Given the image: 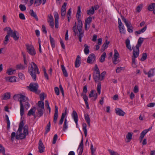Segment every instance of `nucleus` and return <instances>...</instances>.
Segmentation results:
<instances>
[{
    "mask_svg": "<svg viewBox=\"0 0 155 155\" xmlns=\"http://www.w3.org/2000/svg\"><path fill=\"white\" fill-rule=\"evenodd\" d=\"M94 8L93 6H92L91 8L87 11V13L89 15H91L94 14Z\"/></svg>",
    "mask_w": 155,
    "mask_h": 155,
    "instance_id": "nucleus-29",
    "label": "nucleus"
},
{
    "mask_svg": "<svg viewBox=\"0 0 155 155\" xmlns=\"http://www.w3.org/2000/svg\"><path fill=\"white\" fill-rule=\"evenodd\" d=\"M142 8V5H140L138 6L136 9V12H140Z\"/></svg>",
    "mask_w": 155,
    "mask_h": 155,
    "instance_id": "nucleus-53",
    "label": "nucleus"
},
{
    "mask_svg": "<svg viewBox=\"0 0 155 155\" xmlns=\"http://www.w3.org/2000/svg\"><path fill=\"white\" fill-rule=\"evenodd\" d=\"M45 105L47 108L49 110V113L50 114L51 111V109L49 106L48 102L47 100L45 101Z\"/></svg>",
    "mask_w": 155,
    "mask_h": 155,
    "instance_id": "nucleus-49",
    "label": "nucleus"
},
{
    "mask_svg": "<svg viewBox=\"0 0 155 155\" xmlns=\"http://www.w3.org/2000/svg\"><path fill=\"white\" fill-rule=\"evenodd\" d=\"M35 107H34L33 108H31L28 111V116H30L31 115H34V114L35 113V111H33V110L34 109H35Z\"/></svg>",
    "mask_w": 155,
    "mask_h": 155,
    "instance_id": "nucleus-48",
    "label": "nucleus"
},
{
    "mask_svg": "<svg viewBox=\"0 0 155 155\" xmlns=\"http://www.w3.org/2000/svg\"><path fill=\"white\" fill-rule=\"evenodd\" d=\"M38 148L40 153H42L44 152L45 147L41 139L39 140V142Z\"/></svg>",
    "mask_w": 155,
    "mask_h": 155,
    "instance_id": "nucleus-14",
    "label": "nucleus"
},
{
    "mask_svg": "<svg viewBox=\"0 0 155 155\" xmlns=\"http://www.w3.org/2000/svg\"><path fill=\"white\" fill-rule=\"evenodd\" d=\"M128 20H123L127 28L128 31L129 33H132L133 31L132 29L130 28L131 27H132L131 24L130 22H129L128 21Z\"/></svg>",
    "mask_w": 155,
    "mask_h": 155,
    "instance_id": "nucleus-12",
    "label": "nucleus"
},
{
    "mask_svg": "<svg viewBox=\"0 0 155 155\" xmlns=\"http://www.w3.org/2000/svg\"><path fill=\"white\" fill-rule=\"evenodd\" d=\"M31 66L28 68V71L34 81L36 80V73L39 74L40 72L37 65L34 62H31L30 64Z\"/></svg>",
    "mask_w": 155,
    "mask_h": 155,
    "instance_id": "nucleus-2",
    "label": "nucleus"
},
{
    "mask_svg": "<svg viewBox=\"0 0 155 155\" xmlns=\"http://www.w3.org/2000/svg\"><path fill=\"white\" fill-rule=\"evenodd\" d=\"M147 56V54L146 53H143L140 60L142 61H144L146 59Z\"/></svg>",
    "mask_w": 155,
    "mask_h": 155,
    "instance_id": "nucleus-52",
    "label": "nucleus"
},
{
    "mask_svg": "<svg viewBox=\"0 0 155 155\" xmlns=\"http://www.w3.org/2000/svg\"><path fill=\"white\" fill-rule=\"evenodd\" d=\"M81 96H83V98L85 103H88L87 102V101L88 100V97L85 94H84V93H82L81 94Z\"/></svg>",
    "mask_w": 155,
    "mask_h": 155,
    "instance_id": "nucleus-44",
    "label": "nucleus"
},
{
    "mask_svg": "<svg viewBox=\"0 0 155 155\" xmlns=\"http://www.w3.org/2000/svg\"><path fill=\"white\" fill-rule=\"evenodd\" d=\"M28 87L31 91L37 93L38 88V85L37 83H31Z\"/></svg>",
    "mask_w": 155,
    "mask_h": 155,
    "instance_id": "nucleus-7",
    "label": "nucleus"
},
{
    "mask_svg": "<svg viewBox=\"0 0 155 155\" xmlns=\"http://www.w3.org/2000/svg\"><path fill=\"white\" fill-rule=\"evenodd\" d=\"M17 69L24 70L26 68V65H24L21 64H20L16 65Z\"/></svg>",
    "mask_w": 155,
    "mask_h": 155,
    "instance_id": "nucleus-33",
    "label": "nucleus"
},
{
    "mask_svg": "<svg viewBox=\"0 0 155 155\" xmlns=\"http://www.w3.org/2000/svg\"><path fill=\"white\" fill-rule=\"evenodd\" d=\"M21 95V94H15L13 98L15 101H19Z\"/></svg>",
    "mask_w": 155,
    "mask_h": 155,
    "instance_id": "nucleus-40",
    "label": "nucleus"
},
{
    "mask_svg": "<svg viewBox=\"0 0 155 155\" xmlns=\"http://www.w3.org/2000/svg\"><path fill=\"white\" fill-rule=\"evenodd\" d=\"M48 22L49 23L50 26L51 27V28H53L54 25V20H51V21H48Z\"/></svg>",
    "mask_w": 155,
    "mask_h": 155,
    "instance_id": "nucleus-64",
    "label": "nucleus"
},
{
    "mask_svg": "<svg viewBox=\"0 0 155 155\" xmlns=\"http://www.w3.org/2000/svg\"><path fill=\"white\" fill-rule=\"evenodd\" d=\"M110 42L108 41L107 40L105 41V42L103 44L101 48V51L102 52L104 51L106 49L108 46Z\"/></svg>",
    "mask_w": 155,
    "mask_h": 155,
    "instance_id": "nucleus-20",
    "label": "nucleus"
},
{
    "mask_svg": "<svg viewBox=\"0 0 155 155\" xmlns=\"http://www.w3.org/2000/svg\"><path fill=\"white\" fill-rule=\"evenodd\" d=\"M126 47L129 49L131 51L132 49L131 48V47L130 45V41L129 39L127 38L126 40L125 41Z\"/></svg>",
    "mask_w": 155,
    "mask_h": 155,
    "instance_id": "nucleus-28",
    "label": "nucleus"
},
{
    "mask_svg": "<svg viewBox=\"0 0 155 155\" xmlns=\"http://www.w3.org/2000/svg\"><path fill=\"white\" fill-rule=\"evenodd\" d=\"M83 140L82 138L78 149V150H80L79 155H81L82 154L83 152Z\"/></svg>",
    "mask_w": 155,
    "mask_h": 155,
    "instance_id": "nucleus-17",
    "label": "nucleus"
},
{
    "mask_svg": "<svg viewBox=\"0 0 155 155\" xmlns=\"http://www.w3.org/2000/svg\"><path fill=\"white\" fill-rule=\"evenodd\" d=\"M118 28L120 32L123 34H125V30L124 28V25L122 23L121 20H118Z\"/></svg>",
    "mask_w": 155,
    "mask_h": 155,
    "instance_id": "nucleus-11",
    "label": "nucleus"
},
{
    "mask_svg": "<svg viewBox=\"0 0 155 155\" xmlns=\"http://www.w3.org/2000/svg\"><path fill=\"white\" fill-rule=\"evenodd\" d=\"M5 119L7 121V128L8 130H9L10 127V122L9 119L7 115H5Z\"/></svg>",
    "mask_w": 155,
    "mask_h": 155,
    "instance_id": "nucleus-41",
    "label": "nucleus"
},
{
    "mask_svg": "<svg viewBox=\"0 0 155 155\" xmlns=\"http://www.w3.org/2000/svg\"><path fill=\"white\" fill-rule=\"evenodd\" d=\"M19 8L21 11H24L26 10V8L24 5L21 4L19 5Z\"/></svg>",
    "mask_w": 155,
    "mask_h": 155,
    "instance_id": "nucleus-57",
    "label": "nucleus"
},
{
    "mask_svg": "<svg viewBox=\"0 0 155 155\" xmlns=\"http://www.w3.org/2000/svg\"><path fill=\"white\" fill-rule=\"evenodd\" d=\"M61 66L64 75L65 77H67L68 76V74L65 67L63 64L61 65Z\"/></svg>",
    "mask_w": 155,
    "mask_h": 155,
    "instance_id": "nucleus-27",
    "label": "nucleus"
},
{
    "mask_svg": "<svg viewBox=\"0 0 155 155\" xmlns=\"http://www.w3.org/2000/svg\"><path fill=\"white\" fill-rule=\"evenodd\" d=\"M155 7V3H153L150 4L148 7V9L150 11H152Z\"/></svg>",
    "mask_w": 155,
    "mask_h": 155,
    "instance_id": "nucleus-46",
    "label": "nucleus"
},
{
    "mask_svg": "<svg viewBox=\"0 0 155 155\" xmlns=\"http://www.w3.org/2000/svg\"><path fill=\"white\" fill-rule=\"evenodd\" d=\"M67 4L66 3L64 2L63 5L62 6L61 8V13L62 18H64L65 15L66 9V7L67 6Z\"/></svg>",
    "mask_w": 155,
    "mask_h": 155,
    "instance_id": "nucleus-9",
    "label": "nucleus"
},
{
    "mask_svg": "<svg viewBox=\"0 0 155 155\" xmlns=\"http://www.w3.org/2000/svg\"><path fill=\"white\" fill-rule=\"evenodd\" d=\"M71 8H70L68 11L67 14V17L68 18V19H69L70 18V16L71 15Z\"/></svg>",
    "mask_w": 155,
    "mask_h": 155,
    "instance_id": "nucleus-51",
    "label": "nucleus"
},
{
    "mask_svg": "<svg viewBox=\"0 0 155 155\" xmlns=\"http://www.w3.org/2000/svg\"><path fill=\"white\" fill-rule=\"evenodd\" d=\"M106 72L104 71L101 74L99 73H93V78L95 82H100V81H101L104 79L105 75Z\"/></svg>",
    "mask_w": 155,
    "mask_h": 155,
    "instance_id": "nucleus-3",
    "label": "nucleus"
},
{
    "mask_svg": "<svg viewBox=\"0 0 155 155\" xmlns=\"http://www.w3.org/2000/svg\"><path fill=\"white\" fill-rule=\"evenodd\" d=\"M50 40L51 42L52 47V48H54L55 47L54 40V39L51 37V35L49 36Z\"/></svg>",
    "mask_w": 155,
    "mask_h": 155,
    "instance_id": "nucleus-42",
    "label": "nucleus"
},
{
    "mask_svg": "<svg viewBox=\"0 0 155 155\" xmlns=\"http://www.w3.org/2000/svg\"><path fill=\"white\" fill-rule=\"evenodd\" d=\"M115 113L117 115L120 116H124L125 114V113L121 109L119 108H117L115 109Z\"/></svg>",
    "mask_w": 155,
    "mask_h": 155,
    "instance_id": "nucleus-16",
    "label": "nucleus"
},
{
    "mask_svg": "<svg viewBox=\"0 0 155 155\" xmlns=\"http://www.w3.org/2000/svg\"><path fill=\"white\" fill-rule=\"evenodd\" d=\"M87 85H86L83 87V91L84 94H86L87 92Z\"/></svg>",
    "mask_w": 155,
    "mask_h": 155,
    "instance_id": "nucleus-55",
    "label": "nucleus"
},
{
    "mask_svg": "<svg viewBox=\"0 0 155 155\" xmlns=\"http://www.w3.org/2000/svg\"><path fill=\"white\" fill-rule=\"evenodd\" d=\"M148 77L150 78L154 75V71L153 69H150L147 73Z\"/></svg>",
    "mask_w": 155,
    "mask_h": 155,
    "instance_id": "nucleus-34",
    "label": "nucleus"
},
{
    "mask_svg": "<svg viewBox=\"0 0 155 155\" xmlns=\"http://www.w3.org/2000/svg\"><path fill=\"white\" fill-rule=\"evenodd\" d=\"M5 79L6 81L11 82L16 81V77L15 76L7 77H6Z\"/></svg>",
    "mask_w": 155,
    "mask_h": 155,
    "instance_id": "nucleus-21",
    "label": "nucleus"
},
{
    "mask_svg": "<svg viewBox=\"0 0 155 155\" xmlns=\"http://www.w3.org/2000/svg\"><path fill=\"white\" fill-rule=\"evenodd\" d=\"M68 128V125L67 120L66 119L64 120V125H63V130L65 131V130Z\"/></svg>",
    "mask_w": 155,
    "mask_h": 155,
    "instance_id": "nucleus-50",
    "label": "nucleus"
},
{
    "mask_svg": "<svg viewBox=\"0 0 155 155\" xmlns=\"http://www.w3.org/2000/svg\"><path fill=\"white\" fill-rule=\"evenodd\" d=\"M26 45L28 52L32 56L35 55L36 54V51L33 46L28 44H26Z\"/></svg>",
    "mask_w": 155,
    "mask_h": 155,
    "instance_id": "nucleus-6",
    "label": "nucleus"
},
{
    "mask_svg": "<svg viewBox=\"0 0 155 155\" xmlns=\"http://www.w3.org/2000/svg\"><path fill=\"white\" fill-rule=\"evenodd\" d=\"M75 25L73 27L72 29L74 32V35L78 36L79 41L81 42V38L84 36V32L82 31V28L83 24L81 20H78L77 29L76 28V22L75 23Z\"/></svg>",
    "mask_w": 155,
    "mask_h": 155,
    "instance_id": "nucleus-1",
    "label": "nucleus"
},
{
    "mask_svg": "<svg viewBox=\"0 0 155 155\" xmlns=\"http://www.w3.org/2000/svg\"><path fill=\"white\" fill-rule=\"evenodd\" d=\"M91 154L94 153V152H95L96 150L95 149H94L93 146L92 144H91Z\"/></svg>",
    "mask_w": 155,
    "mask_h": 155,
    "instance_id": "nucleus-63",
    "label": "nucleus"
},
{
    "mask_svg": "<svg viewBox=\"0 0 155 155\" xmlns=\"http://www.w3.org/2000/svg\"><path fill=\"white\" fill-rule=\"evenodd\" d=\"M110 153V155H118V154L117 152H115L109 149L108 150Z\"/></svg>",
    "mask_w": 155,
    "mask_h": 155,
    "instance_id": "nucleus-54",
    "label": "nucleus"
},
{
    "mask_svg": "<svg viewBox=\"0 0 155 155\" xmlns=\"http://www.w3.org/2000/svg\"><path fill=\"white\" fill-rule=\"evenodd\" d=\"M29 13H30L31 16L33 17L34 18L36 19H38V18L36 13L33 11V10H30L29 11Z\"/></svg>",
    "mask_w": 155,
    "mask_h": 155,
    "instance_id": "nucleus-35",
    "label": "nucleus"
},
{
    "mask_svg": "<svg viewBox=\"0 0 155 155\" xmlns=\"http://www.w3.org/2000/svg\"><path fill=\"white\" fill-rule=\"evenodd\" d=\"M78 10L77 11V14H76V17L78 19H79L81 17V7L80 6H78Z\"/></svg>",
    "mask_w": 155,
    "mask_h": 155,
    "instance_id": "nucleus-38",
    "label": "nucleus"
},
{
    "mask_svg": "<svg viewBox=\"0 0 155 155\" xmlns=\"http://www.w3.org/2000/svg\"><path fill=\"white\" fill-rule=\"evenodd\" d=\"M133 133L128 132L126 135V138L127 139V142H129L132 139Z\"/></svg>",
    "mask_w": 155,
    "mask_h": 155,
    "instance_id": "nucleus-26",
    "label": "nucleus"
},
{
    "mask_svg": "<svg viewBox=\"0 0 155 155\" xmlns=\"http://www.w3.org/2000/svg\"><path fill=\"white\" fill-rule=\"evenodd\" d=\"M66 110H67V108H66V109L65 112L64 113H62L61 118V119L59 121V124L60 125H61L62 124L63 121H64V118L65 117V115L67 114Z\"/></svg>",
    "mask_w": 155,
    "mask_h": 155,
    "instance_id": "nucleus-24",
    "label": "nucleus"
},
{
    "mask_svg": "<svg viewBox=\"0 0 155 155\" xmlns=\"http://www.w3.org/2000/svg\"><path fill=\"white\" fill-rule=\"evenodd\" d=\"M84 53L86 55H87L89 53V47L86 44H85L84 45Z\"/></svg>",
    "mask_w": 155,
    "mask_h": 155,
    "instance_id": "nucleus-31",
    "label": "nucleus"
},
{
    "mask_svg": "<svg viewBox=\"0 0 155 155\" xmlns=\"http://www.w3.org/2000/svg\"><path fill=\"white\" fill-rule=\"evenodd\" d=\"M101 82H98L97 85V91L99 94H101Z\"/></svg>",
    "mask_w": 155,
    "mask_h": 155,
    "instance_id": "nucleus-43",
    "label": "nucleus"
},
{
    "mask_svg": "<svg viewBox=\"0 0 155 155\" xmlns=\"http://www.w3.org/2000/svg\"><path fill=\"white\" fill-rule=\"evenodd\" d=\"M5 152V149L1 144H0V153H2Z\"/></svg>",
    "mask_w": 155,
    "mask_h": 155,
    "instance_id": "nucleus-61",
    "label": "nucleus"
},
{
    "mask_svg": "<svg viewBox=\"0 0 155 155\" xmlns=\"http://www.w3.org/2000/svg\"><path fill=\"white\" fill-rule=\"evenodd\" d=\"M19 134L18 135H17L16 136L15 138L17 139H22L25 138L26 137V135L24 134L23 133H19Z\"/></svg>",
    "mask_w": 155,
    "mask_h": 155,
    "instance_id": "nucleus-22",
    "label": "nucleus"
},
{
    "mask_svg": "<svg viewBox=\"0 0 155 155\" xmlns=\"http://www.w3.org/2000/svg\"><path fill=\"white\" fill-rule=\"evenodd\" d=\"M71 115L76 123L77 127L78 117L77 113L75 110L73 111Z\"/></svg>",
    "mask_w": 155,
    "mask_h": 155,
    "instance_id": "nucleus-15",
    "label": "nucleus"
},
{
    "mask_svg": "<svg viewBox=\"0 0 155 155\" xmlns=\"http://www.w3.org/2000/svg\"><path fill=\"white\" fill-rule=\"evenodd\" d=\"M9 36L8 35H6L5 38V41L4 43L5 45H6L7 44V42L9 40Z\"/></svg>",
    "mask_w": 155,
    "mask_h": 155,
    "instance_id": "nucleus-62",
    "label": "nucleus"
},
{
    "mask_svg": "<svg viewBox=\"0 0 155 155\" xmlns=\"http://www.w3.org/2000/svg\"><path fill=\"white\" fill-rule=\"evenodd\" d=\"M80 60V57L79 55H78L77 56L75 62V66L76 68H78L80 66L81 63Z\"/></svg>",
    "mask_w": 155,
    "mask_h": 155,
    "instance_id": "nucleus-19",
    "label": "nucleus"
},
{
    "mask_svg": "<svg viewBox=\"0 0 155 155\" xmlns=\"http://www.w3.org/2000/svg\"><path fill=\"white\" fill-rule=\"evenodd\" d=\"M83 129L84 132V136L85 137L87 136V124L86 123H84L83 124Z\"/></svg>",
    "mask_w": 155,
    "mask_h": 155,
    "instance_id": "nucleus-36",
    "label": "nucleus"
},
{
    "mask_svg": "<svg viewBox=\"0 0 155 155\" xmlns=\"http://www.w3.org/2000/svg\"><path fill=\"white\" fill-rule=\"evenodd\" d=\"M139 54V51L135 50L134 48V49L133 52V55L132 57V64L133 67L135 68L136 67V65L135 64L136 58H137Z\"/></svg>",
    "mask_w": 155,
    "mask_h": 155,
    "instance_id": "nucleus-5",
    "label": "nucleus"
},
{
    "mask_svg": "<svg viewBox=\"0 0 155 155\" xmlns=\"http://www.w3.org/2000/svg\"><path fill=\"white\" fill-rule=\"evenodd\" d=\"M57 137H58V136H57V134H55L54 135V136L53 139V141L52 142L53 144H54L56 143L57 139Z\"/></svg>",
    "mask_w": 155,
    "mask_h": 155,
    "instance_id": "nucleus-59",
    "label": "nucleus"
},
{
    "mask_svg": "<svg viewBox=\"0 0 155 155\" xmlns=\"http://www.w3.org/2000/svg\"><path fill=\"white\" fill-rule=\"evenodd\" d=\"M11 36L13 37L15 40L16 41L19 39V35L17 31H14Z\"/></svg>",
    "mask_w": 155,
    "mask_h": 155,
    "instance_id": "nucleus-18",
    "label": "nucleus"
},
{
    "mask_svg": "<svg viewBox=\"0 0 155 155\" xmlns=\"http://www.w3.org/2000/svg\"><path fill=\"white\" fill-rule=\"evenodd\" d=\"M147 133L144 130L142 131V132L141 133L140 136V137L143 138L145 135Z\"/></svg>",
    "mask_w": 155,
    "mask_h": 155,
    "instance_id": "nucleus-60",
    "label": "nucleus"
},
{
    "mask_svg": "<svg viewBox=\"0 0 155 155\" xmlns=\"http://www.w3.org/2000/svg\"><path fill=\"white\" fill-rule=\"evenodd\" d=\"M28 100V98L25 96L21 95L19 102L20 105V115L22 118V116L24 114V106L22 102H26Z\"/></svg>",
    "mask_w": 155,
    "mask_h": 155,
    "instance_id": "nucleus-4",
    "label": "nucleus"
},
{
    "mask_svg": "<svg viewBox=\"0 0 155 155\" xmlns=\"http://www.w3.org/2000/svg\"><path fill=\"white\" fill-rule=\"evenodd\" d=\"M114 58H113V61L114 64H116L119 62V60L118 59L119 57V54L116 49H114Z\"/></svg>",
    "mask_w": 155,
    "mask_h": 155,
    "instance_id": "nucleus-8",
    "label": "nucleus"
},
{
    "mask_svg": "<svg viewBox=\"0 0 155 155\" xmlns=\"http://www.w3.org/2000/svg\"><path fill=\"white\" fill-rule=\"evenodd\" d=\"M3 100H6L10 98V93L9 92H7L4 94Z\"/></svg>",
    "mask_w": 155,
    "mask_h": 155,
    "instance_id": "nucleus-32",
    "label": "nucleus"
},
{
    "mask_svg": "<svg viewBox=\"0 0 155 155\" xmlns=\"http://www.w3.org/2000/svg\"><path fill=\"white\" fill-rule=\"evenodd\" d=\"M15 71V70H13L12 68H10L7 70L6 73L8 75H11L12 74H13L14 72Z\"/></svg>",
    "mask_w": 155,
    "mask_h": 155,
    "instance_id": "nucleus-45",
    "label": "nucleus"
},
{
    "mask_svg": "<svg viewBox=\"0 0 155 155\" xmlns=\"http://www.w3.org/2000/svg\"><path fill=\"white\" fill-rule=\"evenodd\" d=\"M106 57V53L104 52L101 56L100 58V61L101 62H103L105 61V59Z\"/></svg>",
    "mask_w": 155,
    "mask_h": 155,
    "instance_id": "nucleus-37",
    "label": "nucleus"
},
{
    "mask_svg": "<svg viewBox=\"0 0 155 155\" xmlns=\"http://www.w3.org/2000/svg\"><path fill=\"white\" fill-rule=\"evenodd\" d=\"M37 109L38 112V117H40L43 115V112L45 110V109H43L41 108H37Z\"/></svg>",
    "mask_w": 155,
    "mask_h": 155,
    "instance_id": "nucleus-25",
    "label": "nucleus"
},
{
    "mask_svg": "<svg viewBox=\"0 0 155 155\" xmlns=\"http://www.w3.org/2000/svg\"><path fill=\"white\" fill-rule=\"evenodd\" d=\"M95 56L94 54H91L88 57L87 62V63L92 64L95 59Z\"/></svg>",
    "mask_w": 155,
    "mask_h": 155,
    "instance_id": "nucleus-10",
    "label": "nucleus"
},
{
    "mask_svg": "<svg viewBox=\"0 0 155 155\" xmlns=\"http://www.w3.org/2000/svg\"><path fill=\"white\" fill-rule=\"evenodd\" d=\"M38 108H41L42 109H44V103L42 101H39L38 102Z\"/></svg>",
    "mask_w": 155,
    "mask_h": 155,
    "instance_id": "nucleus-47",
    "label": "nucleus"
},
{
    "mask_svg": "<svg viewBox=\"0 0 155 155\" xmlns=\"http://www.w3.org/2000/svg\"><path fill=\"white\" fill-rule=\"evenodd\" d=\"M23 134L26 136L28 134V127L27 125H25L23 128Z\"/></svg>",
    "mask_w": 155,
    "mask_h": 155,
    "instance_id": "nucleus-30",
    "label": "nucleus"
},
{
    "mask_svg": "<svg viewBox=\"0 0 155 155\" xmlns=\"http://www.w3.org/2000/svg\"><path fill=\"white\" fill-rule=\"evenodd\" d=\"M58 107L55 105V106L54 114V116L53 122L54 123H56L57 120L58 118Z\"/></svg>",
    "mask_w": 155,
    "mask_h": 155,
    "instance_id": "nucleus-13",
    "label": "nucleus"
},
{
    "mask_svg": "<svg viewBox=\"0 0 155 155\" xmlns=\"http://www.w3.org/2000/svg\"><path fill=\"white\" fill-rule=\"evenodd\" d=\"M50 127L51 123L50 122H49L46 127L45 131V134H46L48 132L50 131Z\"/></svg>",
    "mask_w": 155,
    "mask_h": 155,
    "instance_id": "nucleus-39",
    "label": "nucleus"
},
{
    "mask_svg": "<svg viewBox=\"0 0 155 155\" xmlns=\"http://www.w3.org/2000/svg\"><path fill=\"white\" fill-rule=\"evenodd\" d=\"M84 118L86 120L87 123L88 124V126L89 127L90 126V119L89 117V116L88 114H84Z\"/></svg>",
    "mask_w": 155,
    "mask_h": 155,
    "instance_id": "nucleus-23",
    "label": "nucleus"
},
{
    "mask_svg": "<svg viewBox=\"0 0 155 155\" xmlns=\"http://www.w3.org/2000/svg\"><path fill=\"white\" fill-rule=\"evenodd\" d=\"M124 68L121 67H117L116 69V71L117 73H120L121 70H123Z\"/></svg>",
    "mask_w": 155,
    "mask_h": 155,
    "instance_id": "nucleus-58",
    "label": "nucleus"
},
{
    "mask_svg": "<svg viewBox=\"0 0 155 155\" xmlns=\"http://www.w3.org/2000/svg\"><path fill=\"white\" fill-rule=\"evenodd\" d=\"M54 17L55 19H58L59 18V15L58 13L56 12H54Z\"/></svg>",
    "mask_w": 155,
    "mask_h": 155,
    "instance_id": "nucleus-56",
    "label": "nucleus"
}]
</instances>
